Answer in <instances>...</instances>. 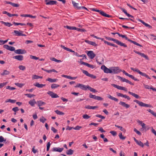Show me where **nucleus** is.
I'll return each mask as SVG.
<instances>
[{"label": "nucleus", "instance_id": "obj_1", "mask_svg": "<svg viewBox=\"0 0 156 156\" xmlns=\"http://www.w3.org/2000/svg\"><path fill=\"white\" fill-rule=\"evenodd\" d=\"M75 87L76 88L79 87L81 89L84 90H86L87 89H88L90 91L94 93L97 92H98L95 89L91 87L88 85L86 86L81 83H77Z\"/></svg>", "mask_w": 156, "mask_h": 156}, {"label": "nucleus", "instance_id": "obj_2", "mask_svg": "<svg viewBox=\"0 0 156 156\" xmlns=\"http://www.w3.org/2000/svg\"><path fill=\"white\" fill-rule=\"evenodd\" d=\"M105 38L108 40L109 41H114L116 44L120 45L121 46H123L124 47H126L127 46L125 44L121 42V41H119L118 40H116L113 38H111L108 37H105Z\"/></svg>", "mask_w": 156, "mask_h": 156}, {"label": "nucleus", "instance_id": "obj_3", "mask_svg": "<svg viewBox=\"0 0 156 156\" xmlns=\"http://www.w3.org/2000/svg\"><path fill=\"white\" fill-rule=\"evenodd\" d=\"M133 101L134 102L136 103L140 106L150 108L151 107V105L144 103L143 102L137 100H135Z\"/></svg>", "mask_w": 156, "mask_h": 156}, {"label": "nucleus", "instance_id": "obj_4", "mask_svg": "<svg viewBox=\"0 0 156 156\" xmlns=\"http://www.w3.org/2000/svg\"><path fill=\"white\" fill-rule=\"evenodd\" d=\"M101 69L103 70L104 72L106 73H112V70H111V68L110 69L107 68L104 65H102L101 67Z\"/></svg>", "mask_w": 156, "mask_h": 156}, {"label": "nucleus", "instance_id": "obj_5", "mask_svg": "<svg viewBox=\"0 0 156 156\" xmlns=\"http://www.w3.org/2000/svg\"><path fill=\"white\" fill-rule=\"evenodd\" d=\"M83 58H83L82 59H80V61H78V62L80 63V64L83 65H84L87 66V67L90 68H91L92 69H93L94 68V66L93 65L90 64L88 63L82 61V60L83 59Z\"/></svg>", "mask_w": 156, "mask_h": 156}, {"label": "nucleus", "instance_id": "obj_6", "mask_svg": "<svg viewBox=\"0 0 156 156\" xmlns=\"http://www.w3.org/2000/svg\"><path fill=\"white\" fill-rule=\"evenodd\" d=\"M111 69V70H112V73L114 74H117L121 71V70L119 69L118 67H112Z\"/></svg>", "mask_w": 156, "mask_h": 156}, {"label": "nucleus", "instance_id": "obj_7", "mask_svg": "<svg viewBox=\"0 0 156 156\" xmlns=\"http://www.w3.org/2000/svg\"><path fill=\"white\" fill-rule=\"evenodd\" d=\"M117 77L122 82H126L127 83H129L131 85H133L134 84L131 82L129 81L128 80L124 78L121 76H118Z\"/></svg>", "mask_w": 156, "mask_h": 156}, {"label": "nucleus", "instance_id": "obj_8", "mask_svg": "<svg viewBox=\"0 0 156 156\" xmlns=\"http://www.w3.org/2000/svg\"><path fill=\"white\" fill-rule=\"evenodd\" d=\"M82 71L83 73L86 75L87 76L90 77L93 79H95L96 76L93 74H91L88 73V72L86 70L83 69H82Z\"/></svg>", "mask_w": 156, "mask_h": 156}, {"label": "nucleus", "instance_id": "obj_9", "mask_svg": "<svg viewBox=\"0 0 156 156\" xmlns=\"http://www.w3.org/2000/svg\"><path fill=\"white\" fill-rule=\"evenodd\" d=\"M89 97L91 98H93L95 100H97L99 101H102L103 99V98L101 97H100L96 96L94 95H93L91 93H90L89 94Z\"/></svg>", "mask_w": 156, "mask_h": 156}, {"label": "nucleus", "instance_id": "obj_10", "mask_svg": "<svg viewBox=\"0 0 156 156\" xmlns=\"http://www.w3.org/2000/svg\"><path fill=\"white\" fill-rule=\"evenodd\" d=\"M46 5H53L56 4L57 2L55 1L51 0H45Z\"/></svg>", "mask_w": 156, "mask_h": 156}, {"label": "nucleus", "instance_id": "obj_11", "mask_svg": "<svg viewBox=\"0 0 156 156\" xmlns=\"http://www.w3.org/2000/svg\"><path fill=\"white\" fill-rule=\"evenodd\" d=\"M87 55L91 59H93L95 56V54L91 51H89L87 53Z\"/></svg>", "mask_w": 156, "mask_h": 156}, {"label": "nucleus", "instance_id": "obj_12", "mask_svg": "<svg viewBox=\"0 0 156 156\" xmlns=\"http://www.w3.org/2000/svg\"><path fill=\"white\" fill-rule=\"evenodd\" d=\"M47 94L49 95L52 98H55L59 97L56 94L53 93L52 91H48Z\"/></svg>", "mask_w": 156, "mask_h": 156}, {"label": "nucleus", "instance_id": "obj_13", "mask_svg": "<svg viewBox=\"0 0 156 156\" xmlns=\"http://www.w3.org/2000/svg\"><path fill=\"white\" fill-rule=\"evenodd\" d=\"M15 53L17 54H23L26 53V51L24 49H19L15 51Z\"/></svg>", "mask_w": 156, "mask_h": 156}, {"label": "nucleus", "instance_id": "obj_14", "mask_svg": "<svg viewBox=\"0 0 156 156\" xmlns=\"http://www.w3.org/2000/svg\"><path fill=\"white\" fill-rule=\"evenodd\" d=\"M133 51L135 53L140 55L141 57L145 58L146 59L149 60V58L148 56L147 55L144 54V53L140 52L136 50H134Z\"/></svg>", "mask_w": 156, "mask_h": 156}, {"label": "nucleus", "instance_id": "obj_15", "mask_svg": "<svg viewBox=\"0 0 156 156\" xmlns=\"http://www.w3.org/2000/svg\"><path fill=\"white\" fill-rule=\"evenodd\" d=\"M97 59L96 60V61L98 63L99 65L102 64L104 62V59L103 58L101 57H97Z\"/></svg>", "mask_w": 156, "mask_h": 156}, {"label": "nucleus", "instance_id": "obj_16", "mask_svg": "<svg viewBox=\"0 0 156 156\" xmlns=\"http://www.w3.org/2000/svg\"><path fill=\"white\" fill-rule=\"evenodd\" d=\"M3 47L7 50H9L11 51H15V48L13 47L9 46V45L6 44H5L3 45Z\"/></svg>", "mask_w": 156, "mask_h": 156}, {"label": "nucleus", "instance_id": "obj_17", "mask_svg": "<svg viewBox=\"0 0 156 156\" xmlns=\"http://www.w3.org/2000/svg\"><path fill=\"white\" fill-rule=\"evenodd\" d=\"M13 58L19 61H22L23 59V56L22 55H18L13 56Z\"/></svg>", "mask_w": 156, "mask_h": 156}, {"label": "nucleus", "instance_id": "obj_18", "mask_svg": "<svg viewBox=\"0 0 156 156\" xmlns=\"http://www.w3.org/2000/svg\"><path fill=\"white\" fill-rule=\"evenodd\" d=\"M63 149L64 148H63L53 147L52 148V151L61 152L62 151Z\"/></svg>", "mask_w": 156, "mask_h": 156}, {"label": "nucleus", "instance_id": "obj_19", "mask_svg": "<svg viewBox=\"0 0 156 156\" xmlns=\"http://www.w3.org/2000/svg\"><path fill=\"white\" fill-rule=\"evenodd\" d=\"M5 3L7 4H9L12 6L13 7H18L20 6V5L15 3H12L9 1H5Z\"/></svg>", "mask_w": 156, "mask_h": 156}, {"label": "nucleus", "instance_id": "obj_20", "mask_svg": "<svg viewBox=\"0 0 156 156\" xmlns=\"http://www.w3.org/2000/svg\"><path fill=\"white\" fill-rule=\"evenodd\" d=\"M119 104L126 108H128L130 107V105H129L126 104L125 102L122 101H120Z\"/></svg>", "mask_w": 156, "mask_h": 156}, {"label": "nucleus", "instance_id": "obj_21", "mask_svg": "<svg viewBox=\"0 0 156 156\" xmlns=\"http://www.w3.org/2000/svg\"><path fill=\"white\" fill-rule=\"evenodd\" d=\"M138 20L140 22H141L143 25H144V26H145L146 27H148L149 28H151L152 27L149 25L148 24L146 23L145 22H144L142 20H140V19H138Z\"/></svg>", "mask_w": 156, "mask_h": 156}, {"label": "nucleus", "instance_id": "obj_22", "mask_svg": "<svg viewBox=\"0 0 156 156\" xmlns=\"http://www.w3.org/2000/svg\"><path fill=\"white\" fill-rule=\"evenodd\" d=\"M34 85L38 88H42L45 86V84H40L38 83H36L34 84Z\"/></svg>", "mask_w": 156, "mask_h": 156}, {"label": "nucleus", "instance_id": "obj_23", "mask_svg": "<svg viewBox=\"0 0 156 156\" xmlns=\"http://www.w3.org/2000/svg\"><path fill=\"white\" fill-rule=\"evenodd\" d=\"M85 41L88 44L92 45L94 46H96L97 45V44L95 42L93 41H90L88 40H85Z\"/></svg>", "mask_w": 156, "mask_h": 156}, {"label": "nucleus", "instance_id": "obj_24", "mask_svg": "<svg viewBox=\"0 0 156 156\" xmlns=\"http://www.w3.org/2000/svg\"><path fill=\"white\" fill-rule=\"evenodd\" d=\"M45 103L42 101H37V104L38 107H41L45 104Z\"/></svg>", "mask_w": 156, "mask_h": 156}, {"label": "nucleus", "instance_id": "obj_25", "mask_svg": "<svg viewBox=\"0 0 156 156\" xmlns=\"http://www.w3.org/2000/svg\"><path fill=\"white\" fill-rule=\"evenodd\" d=\"M141 75L145 77L146 78L150 79L151 78L149 77V76L147 75L146 73H144L143 72H141L140 71L139 72V73Z\"/></svg>", "mask_w": 156, "mask_h": 156}, {"label": "nucleus", "instance_id": "obj_26", "mask_svg": "<svg viewBox=\"0 0 156 156\" xmlns=\"http://www.w3.org/2000/svg\"><path fill=\"white\" fill-rule=\"evenodd\" d=\"M29 103L32 106H34L35 104H37V102H36L35 100L34 99L32 100L29 101Z\"/></svg>", "mask_w": 156, "mask_h": 156}, {"label": "nucleus", "instance_id": "obj_27", "mask_svg": "<svg viewBox=\"0 0 156 156\" xmlns=\"http://www.w3.org/2000/svg\"><path fill=\"white\" fill-rule=\"evenodd\" d=\"M101 14L103 16L108 18H111L112 17V16L106 14L103 11L101 12Z\"/></svg>", "mask_w": 156, "mask_h": 156}, {"label": "nucleus", "instance_id": "obj_28", "mask_svg": "<svg viewBox=\"0 0 156 156\" xmlns=\"http://www.w3.org/2000/svg\"><path fill=\"white\" fill-rule=\"evenodd\" d=\"M98 107L97 106H92L90 105H86L85 107V108L88 109H94L97 108Z\"/></svg>", "mask_w": 156, "mask_h": 156}, {"label": "nucleus", "instance_id": "obj_29", "mask_svg": "<svg viewBox=\"0 0 156 156\" xmlns=\"http://www.w3.org/2000/svg\"><path fill=\"white\" fill-rule=\"evenodd\" d=\"M57 79H52L48 78L46 80V81H49L50 83L55 82L57 80Z\"/></svg>", "mask_w": 156, "mask_h": 156}, {"label": "nucleus", "instance_id": "obj_30", "mask_svg": "<svg viewBox=\"0 0 156 156\" xmlns=\"http://www.w3.org/2000/svg\"><path fill=\"white\" fill-rule=\"evenodd\" d=\"M60 46L62 48L68 51H69L70 52H73V51L72 50L69 48L65 47V46L64 45H60Z\"/></svg>", "mask_w": 156, "mask_h": 156}, {"label": "nucleus", "instance_id": "obj_31", "mask_svg": "<svg viewBox=\"0 0 156 156\" xmlns=\"http://www.w3.org/2000/svg\"><path fill=\"white\" fill-rule=\"evenodd\" d=\"M43 77L41 76H40L36 75H34L32 76V79H37L39 78L42 79Z\"/></svg>", "mask_w": 156, "mask_h": 156}, {"label": "nucleus", "instance_id": "obj_32", "mask_svg": "<svg viewBox=\"0 0 156 156\" xmlns=\"http://www.w3.org/2000/svg\"><path fill=\"white\" fill-rule=\"evenodd\" d=\"M128 93L130 94L133 96L134 97H135L136 98L138 99L140 97L138 95L133 92H132L130 91H129Z\"/></svg>", "mask_w": 156, "mask_h": 156}, {"label": "nucleus", "instance_id": "obj_33", "mask_svg": "<svg viewBox=\"0 0 156 156\" xmlns=\"http://www.w3.org/2000/svg\"><path fill=\"white\" fill-rule=\"evenodd\" d=\"M0 22L2 24H4L5 26L8 27H10L11 26H12V24L10 23L5 22L3 21H1Z\"/></svg>", "mask_w": 156, "mask_h": 156}, {"label": "nucleus", "instance_id": "obj_34", "mask_svg": "<svg viewBox=\"0 0 156 156\" xmlns=\"http://www.w3.org/2000/svg\"><path fill=\"white\" fill-rule=\"evenodd\" d=\"M108 98L113 100H114L115 101L118 102L119 101L117 98H116L115 97H113L111 95L109 94L108 96Z\"/></svg>", "mask_w": 156, "mask_h": 156}, {"label": "nucleus", "instance_id": "obj_35", "mask_svg": "<svg viewBox=\"0 0 156 156\" xmlns=\"http://www.w3.org/2000/svg\"><path fill=\"white\" fill-rule=\"evenodd\" d=\"M118 35L119 37H122V38H125L126 40H127L129 41L130 40L128 39V38L126 36V35H122V34H120L119 33L118 34Z\"/></svg>", "mask_w": 156, "mask_h": 156}, {"label": "nucleus", "instance_id": "obj_36", "mask_svg": "<svg viewBox=\"0 0 156 156\" xmlns=\"http://www.w3.org/2000/svg\"><path fill=\"white\" fill-rule=\"evenodd\" d=\"M65 27L69 30H76V27H71L68 26H66Z\"/></svg>", "mask_w": 156, "mask_h": 156}, {"label": "nucleus", "instance_id": "obj_37", "mask_svg": "<svg viewBox=\"0 0 156 156\" xmlns=\"http://www.w3.org/2000/svg\"><path fill=\"white\" fill-rule=\"evenodd\" d=\"M9 72L7 70H4V72L3 73H1V75L2 76H4V75H9Z\"/></svg>", "mask_w": 156, "mask_h": 156}, {"label": "nucleus", "instance_id": "obj_38", "mask_svg": "<svg viewBox=\"0 0 156 156\" xmlns=\"http://www.w3.org/2000/svg\"><path fill=\"white\" fill-rule=\"evenodd\" d=\"M111 85L118 89L121 90L122 87L120 86H119L114 84H112Z\"/></svg>", "mask_w": 156, "mask_h": 156}, {"label": "nucleus", "instance_id": "obj_39", "mask_svg": "<svg viewBox=\"0 0 156 156\" xmlns=\"http://www.w3.org/2000/svg\"><path fill=\"white\" fill-rule=\"evenodd\" d=\"M115 126L117 127V128H119L120 130L124 132H125L126 131V130L124 128H123L122 126L117 125H115Z\"/></svg>", "mask_w": 156, "mask_h": 156}, {"label": "nucleus", "instance_id": "obj_40", "mask_svg": "<svg viewBox=\"0 0 156 156\" xmlns=\"http://www.w3.org/2000/svg\"><path fill=\"white\" fill-rule=\"evenodd\" d=\"M16 101V100H12L10 99H7L5 101V102H10V103H15Z\"/></svg>", "mask_w": 156, "mask_h": 156}, {"label": "nucleus", "instance_id": "obj_41", "mask_svg": "<svg viewBox=\"0 0 156 156\" xmlns=\"http://www.w3.org/2000/svg\"><path fill=\"white\" fill-rule=\"evenodd\" d=\"M59 85L55 84V83H53L51 84V88L52 89H55L56 88L58 87H59Z\"/></svg>", "mask_w": 156, "mask_h": 156}, {"label": "nucleus", "instance_id": "obj_42", "mask_svg": "<svg viewBox=\"0 0 156 156\" xmlns=\"http://www.w3.org/2000/svg\"><path fill=\"white\" fill-rule=\"evenodd\" d=\"M129 42H130L131 43H133L134 44L136 45L137 46H138L140 47L142 46L140 44H139L137 43L135 41H132V40H130L129 41Z\"/></svg>", "mask_w": 156, "mask_h": 156}, {"label": "nucleus", "instance_id": "obj_43", "mask_svg": "<svg viewBox=\"0 0 156 156\" xmlns=\"http://www.w3.org/2000/svg\"><path fill=\"white\" fill-rule=\"evenodd\" d=\"M55 113L57 114L58 115H63L64 114V113L60 112V111L57 110L55 111Z\"/></svg>", "mask_w": 156, "mask_h": 156}, {"label": "nucleus", "instance_id": "obj_44", "mask_svg": "<svg viewBox=\"0 0 156 156\" xmlns=\"http://www.w3.org/2000/svg\"><path fill=\"white\" fill-rule=\"evenodd\" d=\"M50 60H51V61H53L57 62H62L61 60L57 59L55 58H51Z\"/></svg>", "mask_w": 156, "mask_h": 156}, {"label": "nucleus", "instance_id": "obj_45", "mask_svg": "<svg viewBox=\"0 0 156 156\" xmlns=\"http://www.w3.org/2000/svg\"><path fill=\"white\" fill-rule=\"evenodd\" d=\"M73 153V151L71 149H69L66 152V154L68 155H72Z\"/></svg>", "mask_w": 156, "mask_h": 156}, {"label": "nucleus", "instance_id": "obj_46", "mask_svg": "<svg viewBox=\"0 0 156 156\" xmlns=\"http://www.w3.org/2000/svg\"><path fill=\"white\" fill-rule=\"evenodd\" d=\"M119 136L120 139L124 140L126 139V137L125 136H123L122 135V133H119Z\"/></svg>", "mask_w": 156, "mask_h": 156}, {"label": "nucleus", "instance_id": "obj_47", "mask_svg": "<svg viewBox=\"0 0 156 156\" xmlns=\"http://www.w3.org/2000/svg\"><path fill=\"white\" fill-rule=\"evenodd\" d=\"M136 143L137 144L142 147H144V144L140 141L138 140Z\"/></svg>", "mask_w": 156, "mask_h": 156}, {"label": "nucleus", "instance_id": "obj_48", "mask_svg": "<svg viewBox=\"0 0 156 156\" xmlns=\"http://www.w3.org/2000/svg\"><path fill=\"white\" fill-rule=\"evenodd\" d=\"M14 32L16 35L17 36H21L22 33L19 32L18 31L15 30L14 31Z\"/></svg>", "mask_w": 156, "mask_h": 156}, {"label": "nucleus", "instance_id": "obj_49", "mask_svg": "<svg viewBox=\"0 0 156 156\" xmlns=\"http://www.w3.org/2000/svg\"><path fill=\"white\" fill-rule=\"evenodd\" d=\"M72 3L74 7H76L79 9V8L80 7V6H78V3L75 2L74 1H72Z\"/></svg>", "mask_w": 156, "mask_h": 156}, {"label": "nucleus", "instance_id": "obj_50", "mask_svg": "<svg viewBox=\"0 0 156 156\" xmlns=\"http://www.w3.org/2000/svg\"><path fill=\"white\" fill-rule=\"evenodd\" d=\"M90 116L86 114L83 115V119H87L90 118Z\"/></svg>", "mask_w": 156, "mask_h": 156}, {"label": "nucleus", "instance_id": "obj_51", "mask_svg": "<svg viewBox=\"0 0 156 156\" xmlns=\"http://www.w3.org/2000/svg\"><path fill=\"white\" fill-rule=\"evenodd\" d=\"M18 68L20 70L23 71L26 69V67L22 65L19 66Z\"/></svg>", "mask_w": 156, "mask_h": 156}, {"label": "nucleus", "instance_id": "obj_52", "mask_svg": "<svg viewBox=\"0 0 156 156\" xmlns=\"http://www.w3.org/2000/svg\"><path fill=\"white\" fill-rule=\"evenodd\" d=\"M15 84L20 87H22L24 85V84L19 83H15Z\"/></svg>", "mask_w": 156, "mask_h": 156}, {"label": "nucleus", "instance_id": "obj_53", "mask_svg": "<svg viewBox=\"0 0 156 156\" xmlns=\"http://www.w3.org/2000/svg\"><path fill=\"white\" fill-rule=\"evenodd\" d=\"M46 120V119L43 116L40 119V121L43 123H44L45 121Z\"/></svg>", "mask_w": 156, "mask_h": 156}, {"label": "nucleus", "instance_id": "obj_54", "mask_svg": "<svg viewBox=\"0 0 156 156\" xmlns=\"http://www.w3.org/2000/svg\"><path fill=\"white\" fill-rule=\"evenodd\" d=\"M25 95L29 98H31V97L35 96V95L34 94H25Z\"/></svg>", "mask_w": 156, "mask_h": 156}, {"label": "nucleus", "instance_id": "obj_55", "mask_svg": "<svg viewBox=\"0 0 156 156\" xmlns=\"http://www.w3.org/2000/svg\"><path fill=\"white\" fill-rule=\"evenodd\" d=\"M7 84V83H0V88H1L3 87L4 86H5V85Z\"/></svg>", "mask_w": 156, "mask_h": 156}, {"label": "nucleus", "instance_id": "obj_56", "mask_svg": "<svg viewBox=\"0 0 156 156\" xmlns=\"http://www.w3.org/2000/svg\"><path fill=\"white\" fill-rule=\"evenodd\" d=\"M6 139H4L2 136H0V143H2L3 141H5Z\"/></svg>", "mask_w": 156, "mask_h": 156}, {"label": "nucleus", "instance_id": "obj_57", "mask_svg": "<svg viewBox=\"0 0 156 156\" xmlns=\"http://www.w3.org/2000/svg\"><path fill=\"white\" fill-rule=\"evenodd\" d=\"M134 131L138 135H141V133L139 131L137 130L136 128H134Z\"/></svg>", "mask_w": 156, "mask_h": 156}, {"label": "nucleus", "instance_id": "obj_58", "mask_svg": "<svg viewBox=\"0 0 156 156\" xmlns=\"http://www.w3.org/2000/svg\"><path fill=\"white\" fill-rule=\"evenodd\" d=\"M51 145V143L49 142L47 145V151H48L49 150V148Z\"/></svg>", "mask_w": 156, "mask_h": 156}, {"label": "nucleus", "instance_id": "obj_59", "mask_svg": "<svg viewBox=\"0 0 156 156\" xmlns=\"http://www.w3.org/2000/svg\"><path fill=\"white\" fill-rule=\"evenodd\" d=\"M6 89H8L10 90H14L16 89V88L14 87H10L9 86H8L6 87Z\"/></svg>", "mask_w": 156, "mask_h": 156}, {"label": "nucleus", "instance_id": "obj_60", "mask_svg": "<svg viewBox=\"0 0 156 156\" xmlns=\"http://www.w3.org/2000/svg\"><path fill=\"white\" fill-rule=\"evenodd\" d=\"M30 58L32 59L37 60L39 59L37 57L34 56L30 55Z\"/></svg>", "mask_w": 156, "mask_h": 156}, {"label": "nucleus", "instance_id": "obj_61", "mask_svg": "<svg viewBox=\"0 0 156 156\" xmlns=\"http://www.w3.org/2000/svg\"><path fill=\"white\" fill-rule=\"evenodd\" d=\"M76 30L78 31L81 32H85L86 31V30L83 29H80L78 28H76Z\"/></svg>", "mask_w": 156, "mask_h": 156}, {"label": "nucleus", "instance_id": "obj_62", "mask_svg": "<svg viewBox=\"0 0 156 156\" xmlns=\"http://www.w3.org/2000/svg\"><path fill=\"white\" fill-rule=\"evenodd\" d=\"M95 116L97 117H99V118H100L102 119H105V117L103 116H102L100 115H95Z\"/></svg>", "mask_w": 156, "mask_h": 156}, {"label": "nucleus", "instance_id": "obj_63", "mask_svg": "<svg viewBox=\"0 0 156 156\" xmlns=\"http://www.w3.org/2000/svg\"><path fill=\"white\" fill-rule=\"evenodd\" d=\"M130 69L138 73H139V72L140 71V70L138 69H134L132 67H131Z\"/></svg>", "mask_w": 156, "mask_h": 156}, {"label": "nucleus", "instance_id": "obj_64", "mask_svg": "<svg viewBox=\"0 0 156 156\" xmlns=\"http://www.w3.org/2000/svg\"><path fill=\"white\" fill-rule=\"evenodd\" d=\"M12 110L15 112H16L17 111H18L19 110V109L18 107H15L13 108L12 109Z\"/></svg>", "mask_w": 156, "mask_h": 156}]
</instances>
